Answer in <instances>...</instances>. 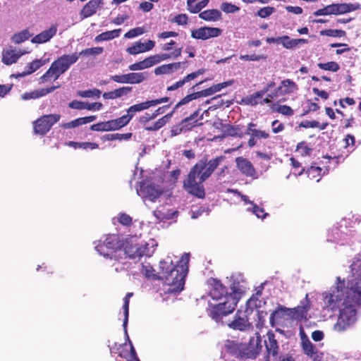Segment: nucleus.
I'll use <instances>...</instances> for the list:
<instances>
[{
  "mask_svg": "<svg viewBox=\"0 0 361 361\" xmlns=\"http://www.w3.org/2000/svg\"><path fill=\"white\" fill-rule=\"evenodd\" d=\"M321 296L324 309L339 311L334 325L335 331L344 332L356 323L361 308V255L353 258L347 278L336 277L334 283Z\"/></svg>",
  "mask_w": 361,
  "mask_h": 361,
  "instance_id": "f257e3e1",
  "label": "nucleus"
},
{
  "mask_svg": "<svg viewBox=\"0 0 361 361\" xmlns=\"http://www.w3.org/2000/svg\"><path fill=\"white\" fill-rule=\"evenodd\" d=\"M189 260V254L185 253L180 258L167 256L160 262L157 277L162 281L166 293L177 294L183 290Z\"/></svg>",
  "mask_w": 361,
  "mask_h": 361,
  "instance_id": "f03ea898",
  "label": "nucleus"
},
{
  "mask_svg": "<svg viewBox=\"0 0 361 361\" xmlns=\"http://www.w3.org/2000/svg\"><path fill=\"white\" fill-rule=\"evenodd\" d=\"M95 250L104 257L118 261L121 255L124 254L120 237L116 234L103 236L98 242H95Z\"/></svg>",
  "mask_w": 361,
  "mask_h": 361,
  "instance_id": "7ed1b4c3",
  "label": "nucleus"
},
{
  "mask_svg": "<svg viewBox=\"0 0 361 361\" xmlns=\"http://www.w3.org/2000/svg\"><path fill=\"white\" fill-rule=\"evenodd\" d=\"M78 60V53L63 54L55 60L47 72L39 78V82L44 83L51 80H56L66 73Z\"/></svg>",
  "mask_w": 361,
  "mask_h": 361,
  "instance_id": "20e7f679",
  "label": "nucleus"
},
{
  "mask_svg": "<svg viewBox=\"0 0 361 361\" xmlns=\"http://www.w3.org/2000/svg\"><path fill=\"white\" fill-rule=\"evenodd\" d=\"M140 109L137 104L133 105L127 110V114L123 116L108 121L106 122H102L97 124H93L91 129L94 131H110L116 130L126 126L130 121L133 118L137 112H140Z\"/></svg>",
  "mask_w": 361,
  "mask_h": 361,
  "instance_id": "39448f33",
  "label": "nucleus"
},
{
  "mask_svg": "<svg viewBox=\"0 0 361 361\" xmlns=\"http://www.w3.org/2000/svg\"><path fill=\"white\" fill-rule=\"evenodd\" d=\"M232 292L228 293L225 287L218 281H214L212 288L209 291V295L213 300L212 302L219 301H228L230 298H236L239 300L245 292V287L243 286H235V285L231 288Z\"/></svg>",
  "mask_w": 361,
  "mask_h": 361,
  "instance_id": "423d86ee",
  "label": "nucleus"
},
{
  "mask_svg": "<svg viewBox=\"0 0 361 361\" xmlns=\"http://www.w3.org/2000/svg\"><path fill=\"white\" fill-rule=\"evenodd\" d=\"M238 302L236 298H230V300L226 302H212L209 301L207 312L212 319L219 322L223 317L233 312Z\"/></svg>",
  "mask_w": 361,
  "mask_h": 361,
  "instance_id": "0eeeda50",
  "label": "nucleus"
},
{
  "mask_svg": "<svg viewBox=\"0 0 361 361\" xmlns=\"http://www.w3.org/2000/svg\"><path fill=\"white\" fill-rule=\"evenodd\" d=\"M157 244L154 239H149L147 242L139 245H126L124 247V255L131 259L140 258L142 257H151Z\"/></svg>",
  "mask_w": 361,
  "mask_h": 361,
  "instance_id": "6e6552de",
  "label": "nucleus"
},
{
  "mask_svg": "<svg viewBox=\"0 0 361 361\" xmlns=\"http://www.w3.org/2000/svg\"><path fill=\"white\" fill-rule=\"evenodd\" d=\"M360 8V5L359 4H332L314 11V16L343 15L358 10Z\"/></svg>",
  "mask_w": 361,
  "mask_h": 361,
  "instance_id": "1a4fd4ad",
  "label": "nucleus"
},
{
  "mask_svg": "<svg viewBox=\"0 0 361 361\" xmlns=\"http://www.w3.org/2000/svg\"><path fill=\"white\" fill-rule=\"evenodd\" d=\"M197 169H198V166L191 169L188 178L184 181V188L188 193L199 198H203L205 195L202 185L204 181H200V177H198L196 174L195 170Z\"/></svg>",
  "mask_w": 361,
  "mask_h": 361,
  "instance_id": "9d476101",
  "label": "nucleus"
},
{
  "mask_svg": "<svg viewBox=\"0 0 361 361\" xmlns=\"http://www.w3.org/2000/svg\"><path fill=\"white\" fill-rule=\"evenodd\" d=\"M299 336L301 348L304 354L313 361H321L322 353H320L317 347L310 341L302 326H300L299 329Z\"/></svg>",
  "mask_w": 361,
  "mask_h": 361,
  "instance_id": "9b49d317",
  "label": "nucleus"
},
{
  "mask_svg": "<svg viewBox=\"0 0 361 361\" xmlns=\"http://www.w3.org/2000/svg\"><path fill=\"white\" fill-rule=\"evenodd\" d=\"M182 48H176L174 50L169 54H158L149 56L145 58L144 60L141 61V65L142 70L151 68L161 61L168 60V59H176L181 56Z\"/></svg>",
  "mask_w": 361,
  "mask_h": 361,
  "instance_id": "f8f14e48",
  "label": "nucleus"
},
{
  "mask_svg": "<svg viewBox=\"0 0 361 361\" xmlns=\"http://www.w3.org/2000/svg\"><path fill=\"white\" fill-rule=\"evenodd\" d=\"M224 159V157L221 156L211 159L208 162L200 161L197 163L193 167L198 166V169L195 170V173L198 177H200V181H204L207 179Z\"/></svg>",
  "mask_w": 361,
  "mask_h": 361,
  "instance_id": "ddd939ff",
  "label": "nucleus"
},
{
  "mask_svg": "<svg viewBox=\"0 0 361 361\" xmlns=\"http://www.w3.org/2000/svg\"><path fill=\"white\" fill-rule=\"evenodd\" d=\"M61 118L59 114H48L39 118L34 123V130L35 134L45 135L57 123Z\"/></svg>",
  "mask_w": 361,
  "mask_h": 361,
  "instance_id": "4468645a",
  "label": "nucleus"
},
{
  "mask_svg": "<svg viewBox=\"0 0 361 361\" xmlns=\"http://www.w3.org/2000/svg\"><path fill=\"white\" fill-rule=\"evenodd\" d=\"M137 193L145 202H154L162 193V190L158 186L144 183L137 189Z\"/></svg>",
  "mask_w": 361,
  "mask_h": 361,
  "instance_id": "2eb2a0df",
  "label": "nucleus"
},
{
  "mask_svg": "<svg viewBox=\"0 0 361 361\" xmlns=\"http://www.w3.org/2000/svg\"><path fill=\"white\" fill-rule=\"evenodd\" d=\"M261 336L259 333L255 334V336L250 338L249 346L245 350L240 354L241 359H255L259 355L261 349Z\"/></svg>",
  "mask_w": 361,
  "mask_h": 361,
  "instance_id": "dca6fc26",
  "label": "nucleus"
},
{
  "mask_svg": "<svg viewBox=\"0 0 361 361\" xmlns=\"http://www.w3.org/2000/svg\"><path fill=\"white\" fill-rule=\"evenodd\" d=\"M310 309V302L308 299V295L307 294L305 298L301 300L300 304L294 308H288L286 311L288 312V318L300 320L306 318L307 312Z\"/></svg>",
  "mask_w": 361,
  "mask_h": 361,
  "instance_id": "f3484780",
  "label": "nucleus"
},
{
  "mask_svg": "<svg viewBox=\"0 0 361 361\" xmlns=\"http://www.w3.org/2000/svg\"><path fill=\"white\" fill-rule=\"evenodd\" d=\"M222 33V30L218 27H202L193 30L191 37L196 39L207 40L210 38L217 37Z\"/></svg>",
  "mask_w": 361,
  "mask_h": 361,
  "instance_id": "a211bd4d",
  "label": "nucleus"
},
{
  "mask_svg": "<svg viewBox=\"0 0 361 361\" xmlns=\"http://www.w3.org/2000/svg\"><path fill=\"white\" fill-rule=\"evenodd\" d=\"M298 90V85L290 79H285L281 81L280 85L276 88L275 92L269 94L271 98L279 95H290L296 93Z\"/></svg>",
  "mask_w": 361,
  "mask_h": 361,
  "instance_id": "6ab92c4d",
  "label": "nucleus"
},
{
  "mask_svg": "<svg viewBox=\"0 0 361 361\" xmlns=\"http://www.w3.org/2000/svg\"><path fill=\"white\" fill-rule=\"evenodd\" d=\"M126 340L128 341V344L124 343L120 345L118 348V353L121 357L124 358L126 361H140L136 355L135 348L131 343L128 332L124 331Z\"/></svg>",
  "mask_w": 361,
  "mask_h": 361,
  "instance_id": "aec40b11",
  "label": "nucleus"
},
{
  "mask_svg": "<svg viewBox=\"0 0 361 361\" xmlns=\"http://www.w3.org/2000/svg\"><path fill=\"white\" fill-rule=\"evenodd\" d=\"M28 51L17 50L11 47L6 48L2 51V62L6 65H11L18 61L20 57Z\"/></svg>",
  "mask_w": 361,
  "mask_h": 361,
  "instance_id": "412c9836",
  "label": "nucleus"
},
{
  "mask_svg": "<svg viewBox=\"0 0 361 361\" xmlns=\"http://www.w3.org/2000/svg\"><path fill=\"white\" fill-rule=\"evenodd\" d=\"M236 166L245 176L256 178V171L252 163L242 157L235 159Z\"/></svg>",
  "mask_w": 361,
  "mask_h": 361,
  "instance_id": "4be33fe9",
  "label": "nucleus"
},
{
  "mask_svg": "<svg viewBox=\"0 0 361 361\" xmlns=\"http://www.w3.org/2000/svg\"><path fill=\"white\" fill-rule=\"evenodd\" d=\"M58 30L56 24H52L49 29L42 31L31 39L33 44H43L49 42L54 36L56 35Z\"/></svg>",
  "mask_w": 361,
  "mask_h": 361,
  "instance_id": "5701e85b",
  "label": "nucleus"
},
{
  "mask_svg": "<svg viewBox=\"0 0 361 361\" xmlns=\"http://www.w3.org/2000/svg\"><path fill=\"white\" fill-rule=\"evenodd\" d=\"M155 46V42L153 40H147L146 42L137 41L134 44L126 49V51L130 55H137L151 51Z\"/></svg>",
  "mask_w": 361,
  "mask_h": 361,
  "instance_id": "b1692460",
  "label": "nucleus"
},
{
  "mask_svg": "<svg viewBox=\"0 0 361 361\" xmlns=\"http://www.w3.org/2000/svg\"><path fill=\"white\" fill-rule=\"evenodd\" d=\"M264 345L267 357L271 356L275 357L277 356L279 347L275 338V334L271 331L267 332V338L264 340Z\"/></svg>",
  "mask_w": 361,
  "mask_h": 361,
  "instance_id": "393cba45",
  "label": "nucleus"
},
{
  "mask_svg": "<svg viewBox=\"0 0 361 361\" xmlns=\"http://www.w3.org/2000/svg\"><path fill=\"white\" fill-rule=\"evenodd\" d=\"M187 62H173L167 64H163L154 69L156 75H169L177 71L181 66H185Z\"/></svg>",
  "mask_w": 361,
  "mask_h": 361,
  "instance_id": "a878e982",
  "label": "nucleus"
},
{
  "mask_svg": "<svg viewBox=\"0 0 361 361\" xmlns=\"http://www.w3.org/2000/svg\"><path fill=\"white\" fill-rule=\"evenodd\" d=\"M348 235L338 228H334L328 235L327 240L334 242L340 245L348 243Z\"/></svg>",
  "mask_w": 361,
  "mask_h": 361,
  "instance_id": "bb28decb",
  "label": "nucleus"
},
{
  "mask_svg": "<svg viewBox=\"0 0 361 361\" xmlns=\"http://www.w3.org/2000/svg\"><path fill=\"white\" fill-rule=\"evenodd\" d=\"M102 4H103V0H90L80 11V15L82 19L94 15Z\"/></svg>",
  "mask_w": 361,
  "mask_h": 361,
  "instance_id": "cd10ccee",
  "label": "nucleus"
},
{
  "mask_svg": "<svg viewBox=\"0 0 361 361\" xmlns=\"http://www.w3.org/2000/svg\"><path fill=\"white\" fill-rule=\"evenodd\" d=\"M49 61V59H35L27 63L25 67V71L23 73L18 74L16 77H24L25 75H30L48 63Z\"/></svg>",
  "mask_w": 361,
  "mask_h": 361,
  "instance_id": "c85d7f7f",
  "label": "nucleus"
},
{
  "mask_svg": "<svg viewBox=\"0 0 361 361\" xmlns=\"http://www.w3.org/2000/svg\"><path fill=\"white\" fill-rule=\"evenodd\" d=\"M154 215L159 221H166L176 218L178 212L171 210L165 207H160L154 212Z\"/></svg>",
  "mask_w": 361,
  "mask_h": 361,
  "instance_id": "c756f323",
  "label": "nucleus"
},
{
  "mask_svg": "<svg viewBox=\"0 0 361 361\" xmlns=\"http://www.w3.org/2000/svg\"><path fill=\"white\" fill-rule=\"evenodd\" d=\"M57 87L51 86L48 88H42L40 90H36L30 92H25L21 95V99L23 100H28L32 99H37L45 96L46 94L54 92Z\"/></svg>",
  "mask_w": 361,
  "mask_h": 361,
  "instance_id": "7c9ffc66",
  "label": "nucleus"
},
{
  "mask_svg": "<svg viewBox=\"0 0 361 361\" xmlns=\"http://www.w3.org/2000/svg\"><path fill=\"white\" fill-rule=\"evenodd\" d=\"M308 42L305 39H290L288 36L280 37V44L288 49L296 48L300 44H306Z\"/></svg>",
  "mask_w": 361,
  "mask_h": 361,
  "instance_id": "2f4dec72",
  "label": "nucleus"
},
{
  "mask_svg": "<svg viewBox=\"0 0 361 361\" xmlns=\"http://www.w3.org/2000/svg\"><path fill=\"white\" fill-rule=\"evenodd\" d=\"M96 119L95 116H90L82 118H78L71 122L61 124V127L65 129L73 128L79 126H82L88 123H91Z\"/></svg>",
  "mask_w": 361,
  "mask_h": 361,
  "instance_id": "473e14b6",
  "label": "nucleus"
},
{
  "mask_svg": "<svg viewBox=\"0 0 361 361\" xmlns=\"http://www.w3.org/2000/svg\"><path fill=\"white\" fill-rule=\"evenodd\" d=\"M199 17L206 21L215 22L221 18V13L217 9H209L200 13Z\"/></svg>",
  "mask_w": 361,
  "mask_h": 361,
  "instance_id": "72a5a7b5",
  "label": "nucleus"
},
{
  "mask_svg": "<svg viewBox=\"0 0 361 361\" xmlns=\"http://www.w3.org/2000/svg\"><path fill=\"white\" fill-rule=\"evenodd\" d=\"M131 90L132 87H122L114 91L104 92L103 94V97L106 99H114L127 94Z\"/></svg>",
  "mask_w": 361,
  "mask_h": 361,
  "instance_id": "f704fd0d",
  "label": "nucleus"
},
{
  "mask_svg": "<svg viewBox=\"0 0 361 361\" xmlns=\"http://www.w3.org/2000/svg\"><path fill=\"white\" fill-rule=\"evenodd\" d=\"M233 83V80H228L224 82L214 85L207 89L202 90L203 97H209L214 93L221 91L222 89L231 85Z\"/></svg>",
  "mask_w": 361,
  "mask_h": 361,
  "instance_id": "c9c22d12",
  "label": "nucleus"
},
{
  "mask_svg": "<svg viewBox=\"0 0 361 361\" xmlns=\"http://www.w3.org/2000/svg\"><path fill=\"white\" fill-rule=\"evenodd\" d=\"M255 124L253 123H250L247 126V129L246 131V134L250 135L252 137H255L256 139H267L269 137V133L264 130H260L254 128Z\"/></svg>",
  "mask_w": 361,
  "mask_h": 361,
  "instance_id": "e433bc0d",
  "label": "nucleus"
},
{
  "mask_svg": "<svg viewBox=\"0 0 361 361\" xmlns=\"http://www.w3.org/2000/svg\"><path fill=\"white\" fill-rule=\"evenodd\" d=\"M287 310H288V308L280 306L276 310L272 312L269 318L270 324L272 326H274L275 323L278 322L279 319L284 317H288Z\"/></svg>",
  "mask_w": 361,
  "mask_h": 361,
  "instance_id": "4c0bfd02",
  "label": "nucleus"
},
{
  "mask_svg": "<svg viewBox=\"0 0 361 361\" xmlns=\"http://www.w3.org/2000/svg\"><path fill=\"white\" fill-rule=\"evenodd\" d=\"M121 32V29H116L114 30L102 32L95 37V41L102 42V41L113 39L118 37Z\"/></svg>",
  "mask_w": 361,
  "mask_h": 361,
  "instance_id": "58836bf2",
  "label": "nucleus"
},
{
  "mask_svg": "<svg viewBox=\"0 0 361 361\" xmlns=\"http://www.w3.org/2000/svg\"><path fill=\"white\" fill-rule=\"evenodd\" d=\"M322 171L323 169L319 166H312L307 169V174L310 179L319 182L322 176L326 173L325 171L322 173Z\"/></svg>",
  "mask_w": 361,
  "mask_h": 361,
  "instance_id": "ea45409f",
  "label": "nucleus"
},
{
  "mask_svg": "<svg viewBox=\"0 0 361 361\" xmlns=\"http://www.w3.org/2000/svg\"><path fill=\"white\" fill-rule=\"evenodd\" d=\"M148 73L147 72L128 73L129 84H139L147 80Z\"/></svg>",
  "mask_w": 361,
  "mask_h": 361,
  "instance_id": "a19ab883",
  "label": "nucleus"
},
{
  "mask_svg": "<svg viewBox=\"0 0 361 361\" xmlns=\"http://www.w3.org/2000/svg\"><path fill=\"white\" fill-rule=\"evenodd\" d=\"M32 34L30 33L28 29H25L21 30L19 32L14 34L12 37V42L15 44H20L27 39H28L30 37H32Z\"/></svg>",
  "mask_w": 361,
  "mask_h": 361,
  "instance_id": "79ce46f5",
  "label": "nucleus"
},
{
  "mask_svg": "<svg viewBox=\"0 0 361 361\" xmlns=\"http://www.w3.org/2000/svg\"><path fill=\"white\" fill-rule=\"evenodd\" d=\"M132 295H133V293H128L126 295V297L124 298L123 305V316H124L123 326V329L126 332V326L128 325V315H129V312H128L129 311V298Z\"/></svg>",
  "mask_w": 361,
  "mask_h": 361,
  "instance_id": "37998d69",
  "label": "nucleus"
},
{
  "mask_svg": "<svg viewBox=\"0 0 361 361\" xmlns=\"http://www.w3.org/2000/svg\"><path fill=\"white\" fill-rule=\"evenodd\" d=\"M229 326L233 329L244 331L248 326V322L245 319L238 317L229 324Z\"/></svg>",
  "mask_w": 361,
  "mask_h": 361,
  "instance_id": "c03bdc74",
  "label": "nucleus"
},
{
  "mask_svg": "<svg viewBox=\"0 0 361 361\" xmlns=\"http://www.w3.org/2000/svg\"><path fill=\"white\" fill-rule=\"evenodd\" d=\"M322 36H328L331 37H341L345 36V32L341 30L326 29L319 32Z\"/></svg>",
  "mask_w": 361,
  "mask_h": 361,
  "instance_id": "a18cd8bd",
  "label": "nucleus"
},
{
  "mask_svg": "<svg viewBox=\"0 0 361 361\" xmlns=\"http://www.w3.org/2000/svg\"><path fill=\"white\" fill-rule=\"evenodd\" d=\"M104 51V49L102 47H92L87 48L82 50L80 53H78V58L80 56H98L101 54Z\"/></svg>",
  "mask_w": 361,
  "mask_h": 361,
  "instance_id": "49530a36",
  "label": "nucleus"
},
{
  "mask_svg": "<svg viewBox=\"0 0 361 361\" xmlns=\"http://www.w3.org/2000/svg\"><path fill=\"white\" fill-rule=\"evenodd\" d=\"M101 91L97 89L87 90L79 91L78 95L83 98H99L101 95Z\"/></svg>",
  "mask_w": 361,
  "mask_h": 361,
  "instance_id": "de8ad7c7",
  "label": "nucleus"
},
{
  "mask_svg": "<svg viewBox=\"0 0 361 361\" xmlns=\"http://www.w3.org/2000/svg\"><path fill=\"white\" fill-rule=\"evenodd\" d=\"M301 127L305 128H319L320 130H324L326 126L327 123H320L319 122L317 121H304L301 122L300 124Z\"/></svg>",
  "mask_w": 361,
  "mask_h": 361,
  "instance_id": "09e8293b",
  "label": "nucleus"
},
{
  "mask_svg": "<svg viewBox=\"0 0 361 361\" xmlns=\"http://www.w3.org/2000/svg\"><path fill=\"white\" fill-rule=\"evenodd\" d=\"M318 67L324 71H329L332 72H336L339 70L340 66L338 63L335 61H329L327 63H319Z\"/></svg>",
  "mask_w": 361,
  "mask_h": 361,
  "instance_id": "8fccbe9b",
  "label": "nucleus"
},
{
  "mask_svg": "<svg viewBox=\"0 0 361 361\" xmlns=\"http://www.w3.org/2000/svg\"><path fill=\"white\" fill-rule=\"evenodd\" d=\"M264 94V92H257L249 97H247L244 101L247 105L255 106L258 104V99L262 98Z\"/></svg>",
  "mask_w": 361,
  "mask_h": 361,
  "instance_id": "3c124183",
  "label": "nucleus"
},
{
  "mask_svg": "<svg viewBox=\"0 0 361 361\" xmlns=\"http://www.w3.org/2000/svg\"><path fill=\"white\" fill-rule=\"evenodd\" d=\"M248 212H252L257 218L264 219L268 215L263 208L259 207L256 204L252 207H247Z\"/></svg>",
  "mask_w": 361,
  "mask_h": 361,
  "instance_id": "603ef678",
  "label": "nucleus"
},
{
  "mask_svg": "<svg viewBox=\"0 0 361 361\" xmlns=\"http://www.w3.org/2000/svg\"><path fill=\"white\" fill-rule=\"evenodd\" d=\"M220 8L226 13H234L240 10L238 6L228 2L222 3Z\"/></svg>",
  "mask_w": 361,
  "mask_h": 361,
  "instance_id": "864d4df0",
  "label": "nucleus"
},
{
  "mask_svg": "<svg viewBox=\"0 0 361 361\" xmlns=\"http://www.w3.org/2000/svg\"><path fill=\"white\" fill-rule=\"evenodd\" d=\"M117 220L123 226H130L132 224V218L127 214L120 213L118 216L113 219Z\"/></svg>",
  "mask_w": 361,
  "mask_h": 361,
  "instance_id": "5fc2aeb1",
  "label": "nucleus"
},
{
  "mask_svg": "<svg viewBox=\"0 0 361 361\" xmlns=\"http://www.w3.org/2000/svg\"><path fill=\"white\" fill-rule=\"evenodd\" d=\"M145 30L142 27H137L130 30L124 35L125 38L131 39L140 36L145 33Z\"/></svg>",
  "mask_w": 361,
  "mask_h": 361,
  "instance_id": "6e6d98bb",
  "label": "nucleus"
},
{
  "mask_svg": "<svg viewBox=\"0 0 361 361\" xmlns=\"http://www.w3.org/2000/svg\"><path fill=\"white\" fill-rule=\"evenodd\" d=\"M296 152L300 155L305 157L310 154L312 149L310 147H308L304 142H302L298 144L296 147Z\"/></svg>",
  "mask_w": 361,
  "mask_h": 361,
  "instance_id": "4d7b16f0",
  "label": "nucleus"
},
{
  "mask_svg": "<svg viewBox=\"0 0 361 361\" xmlns=\"http://www.w3.org/2000/svg\"><path fill=\"white\" fill-rule=\"evenodd\" d=\"M228 192L233 193L239 197H240L241 200L244 202L245 205L249 204V207H253L255 204L249 200V197L247 195L241 194L238 190L234 189H228Z\"/></svg>",
  "mask_w": 361,
  "mask_h": 361,
  "instance_id": "13d9d810",
  "label": "nucleus"
},
{
  "mask_svg": "<svg viewBox=\"0 0 361 361\" xmlns=\"http://www.w3.org/2000/svg\"><path fill=\"white\" fill-rule=\"evenodd\" d=\"M141 272L147 278H152L155 276L154 270L150 264H142Z\"/></svg>",
  "mask_w": 361,
  "mask_h": 361,
  "instance_id": "bf43d9fd",
  "label": "nucleus"
},
{
  "mask_svg": "<svg viewBox=\"0 0 361 361\" xmlns=\"http://www.w3.org/2000/svg\"><path fill=\"white\" fill-rule=\"evenodd\" d=\"M171 21L178 24V25H185L188 24V17L185 13L178 14Z\"/></svg>",
  "mask_w": 361,
  "mask_h": 361,
  "instance_id": "052dcab7",
  "label": "nucleus"
},
{
  "mask_svg": "<svg viewBox=\"0 0 361 361\" xmlns=\"http://www.w3.org/2000/svg\"><path fill=\"white\" fill-rule=\"evenodd\" d=\"M274 11V8L271 6H266L260 8L257 12V15L262 18H265L271 15Z\"/></svg>",
  "mask_w": 361,
  "mask_h": 361,
  "instance_id": "680f3d73",
  "label": "nucleus"
},
{
  "mask_svg": "<svg viewBox=\"0 0 361 361\" xmlns=\"http://www.w3.org/2000/svg\"><path fill=\"white\" fill-rule=\"evenodd\" d=\"M267 57L264 55H256V54H246V55H240V59L241 60L245 61H259L261 59H265Z\"/></svg>",
  "mask_w": 361,
  "mask_h": 361,
  "instance_id": "e2e57ef3",
  "label": "nucleus"
},
{
  "mask_svg": "<svg viewBox=\"0 0 361 361\" xmlns=\"http://www.w3.org/2000/svg\"><path fill=\"white\" fill-rule=\"evenodd\" d=\"M111 79L118 83H128V73L123 75H115L111 77Z\"/></svg>",
  "mask_w": 361,
  "mask_h": 361,
  "instance_id": "0e129e2a",
  "label": "nucleus"
},
{
  "mask_svg": "<svg viewBox=\"0 0 361 361\" xmlns=\"http://www.w3.org/2000/svg\"><path fill=\"white\" fill-rule=\"evenodd\" d=\"M277 111L285 116H292L293 114V110L287 105H280Z\"/></svg>",
  "mask_w": 361,
  "mask_h": 361,
  "instance_id": "69168bd1",
  "label": "nucleus"
},
{
  "mask_svg": "<svg viewBox=\"0 0 361 361\" xmlns=\"http://www.w3.org/2000/svg\"><path fill=\"white\" fill-rule=\"evenodd\" d=\"M172 113L168 114L163 116L162 118H159L158 121L155 122L157 127L155 128L160 129L161 127H163L171 118Z\"/></svg>",
  "mask_w": 361,
  "mask_h": 361,
  "instance_id": "338daca9",
  "label": "nucleus"
},
{
  "mask_svg": "<svg viewBox=\"0 0 361 361\" xmlns=\"http://www.w3.org/2000/svg\"><path fill=\"white\" fill-rule=\"evenodd\" d=\"M271 126L274 133H279L284 129V125L281 123L278 120L274 121L271 123Z\"/></svg>",
  "mask_w": 361,
  "mask_h": 361,
  "instance_id": "774afa93",
  "label": "nucleus"
}]
</instances>
